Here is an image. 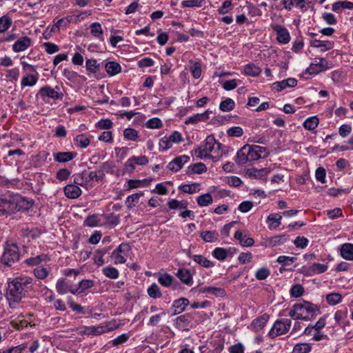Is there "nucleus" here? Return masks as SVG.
<instances>
[{
    "label": "nucleus",
    "mask_w": 353,
    "mask_h": 353,
    "mask_svg": "<svg viewBox=\"0 0 353 353\" xmlns=\"http://www.w3.org/2000/svg\"><path fill=\"white\" fill-rule=\"evenodd\" d=\"M32 279L28 276H17L8 283L6 298L11 307L18 303L24 295V291L30 287Z\"/></svg>",
    "instance_id": "obj_1"
},
{
    "label": "nucleus",
    "mask_w": 353,
    "mask_h": 353,
    "mask_svg": "<svg viewBox=\"0 0 353 353\" xmlns=\"http://www.w3.org/2000/svg\"><path fill=\"white\" fill-rule=\"evenodd\" d=\"M319 314L317 305L310 302L294 304L290 310L289 316L294 319L310 321Z\"/></svg>",
    "instance_id": "obj_2"
},
{
    "label": "nucleus",
    "mask_w": 353,
    "mask_h": 353,
    "mask_svg": "<svg viewBox=\"0 0 353 353\" xmlns=\"http://www.w3.org/2000/svg\"><path fill=\"white\" fill-rule=\"evenodd\" d=\"M215 145H217L218 148L220 147V144L216 143L213 136H208L201 145L194 149V154L201 159L205 158L214 159L210 153L215 150Z\"/></svg>",
    "instance_id": "obj_3"
},
{
    "label": "nucleus",
    "mask_w": 353,
    "mask_h": 353,
    "mask_svg": "<svg viewBox=\"0 0 353 353\" xmlns=\"http://www.w3.org/2000/svg\"><path fill=\"white\" fill-rule=\"evenodd\" d=\"M19 259L20 253L18 246L15 243L7 244L1 259V263L7 266H11L19 261Z\"/></svg>",
    "instance_id": "obj_4"
},
{
    "label": "nucleus",
    "mask_w": 353,
    "mask_h": 353,
    "mask_svg": "<svg viewBox=\"0 0 353 353\" xmlns=\"http://www.w3.org/2000/svg\"><path fill=\"white\" fill-rule=\"evenodd\" d=\"M19 209L18 202L14 198L10 195L0 198V216H8Z\"/></svg>",
    "instance_id": "obj_5"
},
{
    "label": "nucleus",
    "mask_w": 353,
    "mask_h": 353,
    "mask_svg": "<svg viewBox=\"0 0 353 353\" xmlns=\"http://www.w3.org/2000/svg\"><path fill=\"white\" fill-rule=\"evenodd\" d=\"M291 327V321L288 319L276 320L269 332L271 338L286 334Z\"/></svg>",
    "instance_id": "obj_6"
},
{
    "label": "nucleus",
    "mask_w": 353,
    "mask_h": 353,
    "mask_svg": "<svg viewBox=\"0 0 353 353\" xmlns=\"http://www.w3.org/2000/svg\"><path fill=\"white\" fill-rule=\"evenodd\" d=\"M183 141L181 134L174 131L169 137H164L159 140V146L161 152H165L171 148L174 143H179Z\"/></svg>",
    "instance_id": "obj_7"
},
{
    "label": "nucleus",
    "mask_w": 353,
    "mask_h": 353,
    "mask_svg": "<svg viewBox=\"0 0 353 353\" xmlns=\"http://www.w3.org/2000/svg\"><path fill=\"white\" fill-rule=\"evenodd\" d=\"M130 251V246L127 243H121L114 250L111 255L115 264H123L125 263L128 253Z\"/></svg>",
    "instance_id": "obj_8"
},
{
    "label": "nucleus",
    "mask_w": 353,
    "mask_h": 353,
    "mask_svg": "<svg viewBox=\"0 0 353 353\" xmlns=\"http://www.w3.org/2000/svg\"><path fill=\"white\" fill-rule=\"evenodd\" d=\"M330 68L328 63L324 58L314 59V61L307 68L310 74H318Z\"/></svg>",
    "instance_id": "obj_9"
},
{
    "label": "nucleus",
    "mask_w": 353,
    "mask_h": 353,
    "mask_svg": "<svg viewBox=\"0 0 353 353\" xmlns=\"http://www.w3.org/2000/svg\"><path fill=\"white\" fill-rule=\"evenodd\" d=\"M272 29L276 33V39L279 43L286 44L290 41V35L288 30L279 24H272Z\"/></svg>",
    "instance_id": "obj_10"
},
{
    "label": "nucleus",
    "mask_w": 353,
    "mask_h": 353,
    "mask_svg": "<svg viewBox=\"0 0 353 353\" xmlns=\"http://www.w3.org/2000/svg\"><path fill=\"white\" fill-rule=\"evenodd\" d=\"M37 96H40L43 99H45L46 97H48L54 100L62 99L63 98V94L59 93L54 88L48 85L41 88Z\"/></svg>",
    "instance_id": "obj_11"
},
{
    "label": "nucleus",
    "mask_w": 353,
    "mask_h": 353,
    "mask_svg": "<svg viewBox=\"0 0 353 353\" xmlns=\"http://www.w3.org/2000/svg\"><path fill=\"white\" fill-rule=\"evenodd\" d=\"M250 153L252 161H256L261 158H265L269 154V152L265 148L256 145H250Z\"/></svg>",
    "instance_id": "obj_12"
},
{
    "label": "nucleus",
    "mask_w": 353,
    "mask_h": 353,
    "mask_svg": "<svg viewBox=\"0 0 353 353\" xmlns=\"http://www.w3.org/2000/svg\"><path fill=\"white\" fill-rule=\"evenodd\" d=\"M32 45V39L24 36L18 39L12 45V50L14 52H21L26 50Z\"/></svg>",
    "instance_id": "obj_13"
},
{
    "label": "nucleus",
    "mask_w": 353,
    "mask_h": 353,
    "mask_svg": "<svg viewBox=\"0 0 353 353\" xmlns=\"http://www.w3.org/2000/svg\"><path fill=\"white\" fill-rule=\"evenodd\" d=\"M250 155V145H245L238 150L236 156V163L239 165H243L248 162H251Z\"/></svg>",
    "instance_id": "obj_14"
},
{
    "label": "nucleus",
    "mask_w": 353,
    "mask_h": 353,
    "mask_svg": "<svg viewBox=\"0 0 353 353\" xmlns=\"http://www.w3.org/2000/svg\"><path fill=\"white\" fill-rule=\"evenodd\" d=\"M236 252L237 250L234 248H216L212 251V256L219 261H224L228 256H232Z\"/></svg>",
    "instance_id": "obj_15"
},
{
    "label": "nucleus",
    "mask_w": 353,
    "mask_h": 353,
    "mask_svg": "<svg viewBox=\"0 0 353 353\" xmlns=\"http://www.w3.org/2000/svg\"><path fill=\"white\" fill-rule=\"evenodd\" d=\"M190 161V157L187 155H181L176 157L168 165V168L173 172L180 170L183 165Z\"/></svg>",
    "instance_id": "obj_16"
},
{
    "label": "nucleus",
    "mask_w": 353,
    "mask_h": 353,
    "mask_svg": "<svg viewBox=\"0 0 353 353\" xmlns=\"http://www.w3.org/2000/svg\"><path fill=\"white\" fill-rule=\"evenodd\" d=\"M297 85V80L294 78H288L281 81H277L272 84L273 88L281 92L286 88H294Z\"/></svg>",
    "instance_id": "obj_17"
},
{
    "label": "nucleus",
    "mask_w": 353,
    "mask_h": 353,
    "mask_svg": "<svg viewBox=\"0 0 353 353\" xmlns=\"http://www.w3.org/2000/svg\"><path fill=\"white\" fill-rule=\"evenodd\" d=\"M212 112L210 110H206L203 113L195 114L192 116L188 117L185 120V124H196L199 121H205L209 118V114Z\"/></svg>",
    "instance_id": "obj_18"
},
{
    "label": "nucleus",
    "mask_w": 353,
    "mask_h": 353,
    "mask_svg": "<svg viewBox=\"0 0 353 353\" xmlns=\"http://www.w3.org/2000/svg\"><path fill=\"white\" fill-rule=\"evenodd\" d=\"M282 215L280 213H271L266 219L268 228L270 230H275L281 224Z\"/></svg>",
    "instance_id": "obj_19"
},
{
    "label": "nucleus",
    "mask_w": 353,
    "mask_h": 353,
    "mask_svg": "<svg viewBox=\"0 0 353 353\" xmlns=\"http://www.w3.org/2000/svg\"><path fill=\"white\" fill-rule=\"evenodd\" d=\"M269 319L270 316L268 314H263L252 321L251 327L255 332L261 330L266 325Z\"/></svg>",
    "instance_id": "obj_20"
},
{
    "label": "nucleus",
    "mask_w": 353,
    "mask_h": 353,
    "mask_svg": "<svg viewBox=\"0 0 353 353\" xmlns=\"http://www.w3.org/2000/svg\"><path fill=\"white\" fill-rule=\"evenodd\" d=\"M310 46L315 48H319L320 52H325L334 47V42L330 41L314 39L310 41Z\"/></svg>",
    "instance_id": "obj_21"
},
{
    "label": "nucleus",
    "mask_w": 353,
    "mask_h": 353,
    "mask_svg": "<svg viewBox=\"0 0 353 353\" xmlns=\"http://www.w3.org/2000/svg\"><path fill=\"white\" fill-rule=\"evenodd\" d=\"M94 286V281L90 279H83L79 282L78 287L71 291L72 294H80L84 293L87 290Z\"/></svg>",
    "instance_id": "obj_22"
},
{
    "label": "nucleus",
    "mask_w": 353,
    "mask_h": 353,
    "mask_svg": "<svg viewBox=\"0 0 353 353\" xmlns=\"http://www.w3.org/2000/svg\"><path fill=\"white\" fill-rule=\"evenodd\" d=\"M189 305V301L186 298H180L176 299L172 303L174 308V314H179L185 311L186 307Z\"/></svg>",
    "instance_id": "obj_23"
},
{
    "label": "nucleus",
    "mask_w": 353,
    "mask_h": 353,
    "mask_svg": "<svg viewBox=\"0 0 353 353\" xmlns=\"http://www.w3.org/2000/svg\"><path fill=\"white\" fill-rule=\"evenodd\" d=\"M270 172L271 170L269 168H264L261 169L251 168L247 170L246 175L250 178L257 179L268 174Z\"/></svg>",
    "instance_id": "obj_24"
},
{
    "label": "nucleus",
    "mask_w": 353,
    "mask_h": 353,
    "mask_svg": "<svg viewBox=\"0 0 353 353\" xmlns=\"http://www.w3.org/2000/svg\"><path fill=\"white\" fill-rule=\"evenodd\" d=\"M340 253L342 258L353 261V243H345L341 245Z\"/></svg>",
    "instance_id": "obj_25"
},
{
    "label": "nucleus",
    "mask_w": 353,
    "mask_h": 353,
    "mask_svg": "<svg viewBox=\"0 0 353 353\" xmlns=\"http://www.w3.org/2000/svg\"><path fill=\"white\" fill-rule=\"evenodd\" d=\"M176 276L184 284L190 285L193 283L192 276L189 270L185 268H180L178 270Z\"/></svg>",
    "instance_id": "obj_26"
},
{
    "label": "nucleus",
    "mask_w": 353,
    "mask_h": 353,
    "mask_svg": "<svg viewBox=\"0 0 353 353\" xmlns=\"http://www.w3.org/2000/svg\"><path fill=\"white\" fill-rule=\"evenodd\" d=\"M65 195L70 199H76L81 194V190L76 185L69 184L64 188Z\"/></svg>",
    "instance_id": "obj_27"
},
{
    "label": "nucleus",
    "mask_w": 353,
    "mask_h": 353,
    "mask_svg": "<svg viewBox=\"0 0 353 353\" xmlns=\"http://www.w3.org/2000/svg\"><path fill=\"white\" fill-rule=\"evenodd\" d=\"M56 290L57 292L61 295L68 292L71 293V291H74V288H72L63 278L58 279L56 283Z\"/></svg>",
    "instance_id": "obj_28"
},
{
    "label": "nucleus",
    "mask_w": 353,
    "mask_h": 353,
    "mask_svg": "<svg viewBox=\"0 0 353 353\" xmlns=\"http://www.w3.org/2000/svg\"><path fill=\"white\" fill-rule=\"evenodd\" d=\"M76 155L72 152H60L54 155V159L56 161L65 163L72 160Z\"/></svg>",
    "instance_id": "obj_29"
},
{
    "label": "nucleus",
    "mask_w": 353,
    "mask_h": 353,
    "mask_svg": "<svg viewBox=\"0 0 353 353\" xmlns=\"http://www.w3.org/2000/svg\"><path fill=\"white\" fill-rule=\"evenodd\" d=\"M112 330V327H110L108 325H98V326H88L87 332H90L92 335H101L103 333H106Z\"/></svg>",
    "instance_id": "obj_30"
},
{
    "label": "nucleus",
    "mask_w": 353,
    "mask_h": 353,
    "mask_svg": "<svg viewBox=\"0 0 353 353\" xmlns=\"http://www.w3.org/2000/svg\"><path fill=\"white\" fill-rule=\"evenodd\" d=\"M105 69L110 76H114L121 71V65L115 61H109L105 63Z\"/></svg>",
    "instance_id": "obj_31"
},
{
    "label": "nucleus",
    "mask_w": 353,
    "mask_h": 353,
    "mask_svg": "<svg viewBox=\"0 0 353 353\" xmlns=\"http://www.w3.org/2000/svg\"><path fill=\"white\" fill-rule=\"evenodd\" d=\"M38 81V76L34 74H28L23 77L21 81V88H25L26 86H33Z\"/></svg>",
    "instance_id": "obj_32"
},
{
    "label": "nucleus",
    "mask_w": 353,
    "mask_h": 353,
    "mask_svg": "<svg viewBox=\"0 0 353 353\" xmlns=\"http://www.w3.org/2000/svg\"><path fill=\"white\" fill-rule=\"evenodd\" d=\"M201 239L208 243L215 242L218 240L219 234L216 231H203L200 234Z\"/></svg>",
    "instance_id": "obj_33"
},
{
    "label": "nucleus",
    "mask_w": 353,
    "mask_h": 353,
    "mask_svg": "<svg viewBox=\"0 0 353 353\" xmlns=\"http://www.w3.org/2000/svg\"><path fill=\"white\" fill-rule=\"evenodd\" d=\"M192 259L197 264L202 267L209 268L214 266V263L202 255H192Z\"/></svg>",
    "instance_id": "obj_34"
},
{
    "label": "nucleus",
    "mask_w": 353,
    "mask_h": 353,
    "mask_svg": "<svg viewBox=\"0 0 353 353\" xmlns=\"http://www.w3.org/2000/svg\"><path fill=\"white\" fill-rule=\"evenodd\" d=\"M288 238L284 234L276 235L266 240V243L269 246L274 247L276 245H281L287 241Z\"/></svg>",
    "instance_id": "obj_35"
},
{
    "label": "nucleus",
    "mask_w": 353,
    "mask_h": 353,
    "mask_svg": "<svg viewBox=\"0 0 353 353\" xmlns=\"http://www.w3.org/2000/svg\"><path fill=\"white\" fill-rule=\"evenodd\" d=\"M261 70L254 63H248L245 65L243 73L248 76L257 77L261 73Z\"/></svg>",
    "instance_id": "obj_36"
},
{
    "label": "nucleus",
    "mask_w": 353,
    "mask_h": 353,
    "mask_svg": "<svg viewBox=\"0 0 353 353\" xmlns=\"http://www.w3.org/2000/svg\"><path fill=\"white\" fill-rule=\"evenodd\" d=\"M207 170L205 165L203 163L192 164L188 168V174H201Z\"/></svg>",
    "instance_id": "obj_37"
},
{
    "label": "nucleus",
    "mask_w": 353,
    "mask_h": 353,
    "mask_svg": "<svg viewBox=\"0 0 353 353\" xmlns=\"http://www.w3.org/2000/svg\"><path fill=\"white\" fill-rule=\"evenodd\" d=\"M179 189L180 191L188 194H193L200 191L199 184L196 183L192 184L181 185L179 187Z\"/></svg>",
    "instance_id": "obj_38"
},
{
    "label": "nucleus",
    "mask_w": 353,
    "mask_h": 353,
    "mask_svg": "<svg viewBox=\"0 0 353 353\" xmlns=\"http://www.w3.org/2000/svg\"><path fill=\"white\" fill-rule=\"evenodd\" d=\"M174 280V277L168 273L161 274L158 277L159 283L166 288L171 286Z\"/></svg>",
    "instance_id": "obj_39"
},
{
    "label": "nucleus",
    "mask_w": 353,
    "mask_h": 353,
    "mask_svg": "<svg viewBox=\"0 0 353 353\" xmlns=\"http://www.w3.org/2000/svg\"><path fill=\"white\" fill-rule=\"evenodd\" d=\"M90 32L92 35L99 39H102L103 36V28L101 23L98 22H94L90 25Z\"/></svg>",
    "instance_id": "obj_40"
},
{
    "label": "nucleus",
    "mask_w": 353,
    "mask_h": 353,
    "mask_svg": "<svg viewBox=\"0 0 353 353\" xmlns=\"http://www.w3.org/2000/svg\"><path fill=\"white\" fill-rule=\"evenodd\" d=\"M312 350V345L308 343H296L292 350V353H309Z\"/></svg>",
    "instance_id": "obj_41"
},
{
    "label": "nucleus",
    "mask_w": 353,
    "mask_h": 353,
    "mask_svg": "<svg viewBox=\"0 0 353 353\" xmlns=\"http://www.w3.org/2000/svg\"><path fill=\"white\" fill-rule=\"evenodd\" d=\"M74 143L77 147L85 148L90 145V140L86 135L81 134L76 137Z\"/></svg>",
    "instance_id": "obj_42"
},
{
    "label": "nucleus",
    "mask_w": 353,
    "mask_h": 353,
    "mask_svg": "<svg viewBox=\"0 0 353 353\" xmlns=\"http://www.w3.org/2000/svg\"><path fill=\"white\" fill-rule=\"evenodd\" d=\"M102 272L106 277L112 279H117L119 275V270L112 266H107L103 268Z\"/></svg>",
    "instance_id": "obj_43"
},
{
    "label": "nucleus",
    "mask_w": 353,
    "mask_h": 353,
    "mask_svg": "<svg viewBox=\"0 0 353 353\" xmlns=\"http://www.w3.org/2000/svg\"><path fill=\"white\" fill-rule=\"evenodd\" d=\"M102 217L104 219H105V222L104 224L109 227L116 226L120 222L119 218L113 214H104V215H102Z\"/></svg>",
    "instance_id": "obj_44"
},
{
    "label": "nucleus",
    "mask_w": 353,
    "mask_h": 353,
    "mask_svg": "<svg viewBox=\"0 0 353 353\" xmlns=\"http://www.w3.org/2000/svg\"><path fill=\"white\" fill-rule=\"evenodd\" d=\"M188 202L185 200L177 201L172 199L168 203L170 209H186L188 208Z\"/></svg>",
    "instance_id": "obj_45"
},
{
    "label": "nucleus",
    "mask_w": 353,
    "mask_h": 353,
    "mask_svg": "<svg viewBox=\"0 0 353 353\" xmlns=\"http://www.w3.org/2000/svg\"><path fill=\"white\" fill-rule=\"evenodd\" d=\"M197 203L201 207L208 206L213 201L211 194L206 193L200 195L196 199Z\"/></svg>",
    "instance_id": "obj_46"
},
{
    "label": "nucleus",
    "mask_w": 353,
    "mask_h": 353,
    "mask_svg": "<svg viewBox=\"0 0 353 353\" xmlns=\"http://www.w3.org/2000/svg\"><path fill=\"white\" fill-rule=\"evenodd\" d=\"M327 303L330 305H335L342 301V296L339 293L332 292L326 295Z\"/></svg>",
    "instance_id": "obj_47"
},
{
    "label": "nucleus",
    "mask_w": 353,
    "mask_h": 353,
    "mask_svg": "<svg viewBox=\"0 0 353 353\" xmlns=\"http://www.w3.org/2000/svg\"><path fill=\"white\" fill-rule=\"evenodd\" d=\"M148 294L153 299H158L162 296V294L160 291V288L158 285L155 283H152L149 286L147 290Z\"/></svg>",
    "instance_id": "obj_48"
},
{
    "label": "nucleus",
    "mask_w": 353,
    "mask_h": 353,
    "mask_svg": "<svg viewBox=\"0 0 353 353\" xmlns=\"http://www.w3.org/2000/svg\"><path fill=\"white\" fill-rule=\"evenodd\" d=\"M328 266L326 264L314 263L309 267L310 272L314 274H321L327 270Z\"/></svg>",
    "instance_id": "obj_49"
},
{
    "label": "nucleus",
    "mask_w": 353,
    "mask_h": 353,
    "mask_svg": "<svg viewBox=\"0 0 353 353\" xmlns=\"http://www.w3.org/2000/svg\"><path fill=\"white\" fill-rule=\"evenodd\" d=\"M234 106V101L230 98H227L225 100L221 102L219 108L223 112H229L232 110Z\"/></svg>",
    "instance_id": "obj_50"
},
{
    "label": "nucleus",
    "mask_w": 353,
    "mask_h": 353,
    "mask_svg": "<svg viewBox=\"0 0 353 353\" xmlns=\"http://www.w3.org/2000/svg\"><path fill=\"white\" fill-rule=\"evenodd\" d=\"M319 124V119L317 117H310L304 121L303 127L308 130H314Z\"/></svg>",
    "instance_id": "obj_51"
},
{
    "label": "nucleus",
    "mask_w": 353,
    "mask_h": 353,
    "mask_svg": "<svg viewBox=\"0 0 353 353\" xmlns=\"http://www.w3.org/2000/svg\"><path fill=\"white\" fill-rule=\"evenodd\" d=\"M200 292L208 293L210 294L221 296V295L223 294L224 290L221 288L210 286V287H204V288H201Z\"/></svg>",
    "instance_id": "obj_52"
},
{
    "label": "nucleus",
    "mask_w": 353,
    "mask_h": 353,
    "mask_svg": "<svg viewBox=\"0 0 353 353\" xmlns=\"http://www.w3.org/2000/svg\"><path fill=\"white\" fill-rule=\"evenodd\" d=\"M123 137L125 139L135 141L139 137V134L135 129L128 128L124 130Z\"/></svg>",
    "instance_id": "obj_53"
},
{
    "label": "nucleus",
    "mask_w": 353,
    "mask_h": 353,
    "mask_svg": "<svg viewBox=\"0 0 353 353\" xmlns=\"http://www.w3.org/2000/svg\"><path fill=\"white\" fill-rule=\"evenodd\" d=\"M19 74V69L14 68L7 70L6 77L8 81L14 83L18 81Z\"/></svg>",
    "instance_id": "obj_54"
},
{
    "label": "nucleus",
    "mask_w": 353,
    "mask_h": 353,
    "mask_svg": "<svg viewBox=\"0 0 353 353\" xmlns=\"http://www.w3.org/2000/svg\"><path fill=\"white\" fill-rule=\"evenodd\" d=\"M47 259H48V257L46 255L41 254V255H37L36 256L30 257V258L26 259V263L28 265L32 266V265H37L39 264L41 261H46Z\"/></svg>",
    "instance_id": "obj_55"
},
{
    "label": "nucleus",
    "mask_w": 353,
    "mask_h": 353,
    "mask_svg": "<svg viewBox=\"0 0 353 353\" xmlns=\"http://www.w3.org/2000/svg\"><path fill=\"white\" fill-rule=\"evenodd\" d=\"M84 224L89 227H97L101 225L100 219L97 215L89 216L84 221Z\"/></svg>",
    "instance_id": "obj_56"
},
{
    "label": "nucleus",
    "mask_w": 353,
    "mask_h": 353,
    "mask_svg": "<svg viewBox=\"0 0 353 353\" xmlns=\"http://www.w3.org/2000/svg\"><path fill=\"white\" fill-rule=\"evenodd\" d=\"M34 276L39 279H46L49 274V270L42 266H38L34 270Z\"/></svg>",
    "instance_id": "obj_57"
},
{
    "label": "nucleus",
    "mask_w": 353,
    "mask_h": 353,
    "mask_svg": "<svg viewBox=\"0 0 353 353\" xmlns=\"http://www.w3.org/2000/svg\"><path fill=\"white\" fill-rule=\"evenodd\" d=\"M162 125L163 124L161 119L157 117L149 119L145 123V126L150 129H159L161 128Z\"/></svg>",
    "instance_id": "obj_58"
},
{
    "label": "nucleus",
    "mask_w": 353,
    "mask_h": 353,
    "mask_svg": "<svg viewBox=\"0 0 353 353\" xmlns=\"http://www.w3.org/2000/svg\"><path fill=\"white\" fill-rule=\"evenodd\" d=\"M12 20L10 18L3 16L0 18V32H6L12 25Z\"/></svg>",
    "instance_id": "obj_59"
},
{
    "label": "nucleus",
    "mask_w": 353,
    "mask_h": 353,
    "mask_svg": "<svg viewBox=\"0 0 353 353\" xmlns=\"http://www.w3.org/2000/svg\"><path fill=\"white\" fill-rule=\"evenodd\" d=\"M233 8L232 3L230 0L223 1L222 6L218 9L217 12L220 14L228 13Z\"/></svg>",
    "instance_id": "obj_60"
},
{
    "label": "nucleus",
    "mask_w": 353,
    "mask_h": 353,
    "mask_svg": "<svg viewBox=\"0 0 353 353\" xmlns=\"http://www.w3.org/2000/svg\"><path fill=\"white\" fill-rule=\"evenodd\" d=\"M270 275V271L268 268H259L255 273V277L257 280H264Z\"/></svg>",
    "instance_id": "obj_61"
},
{
    "label": "nucleus",
    "mask_w": 353,
    "mask_h": 353,
    "mask_svg": "<svg viewBox=\"0 0 353 353\" xmlns=\"http://www.w3.org/2000/svg\"><path fill=\"white\" fill-rule=\"evenodd\" d=\"M304 289L300 284L292 285L290 289V295L292 297L298 298L303 295Z\"/></svg>",
    "instance_id": "obj_62"
},
{
    "label": "nucleus",
    "mask_w": 353,
    "mask_h": 353,
    "mask_svg": "<svg viewBox=\"0 0 353 353\" xmlns=\"http://www.w3.org/2000/svg\"><path fill=\"white\" fill-rule=\"evenodd\" d=\"M229 137H240L243 134V128L240 126H234L227 130Z\"/></svg>",
    "instance_id": "obj_63"
},
{
    "label": "nucleus",
    "mask_w": 353,
    "mask_h": 353,
    "mask_svg": "<svg viewBox=\"0 0 353 353\" xmlns=\"http://www.w3.org/2000/svg\"><path fill=\"white\" fill-rule=\"evenodd\" d=\"M26 345L24 343L20 344L17 346L10 347L7 350H2L0 353H22L26 348Z\"/></svg>",
    "instance_id": "obj_64"
}]
</instances>
